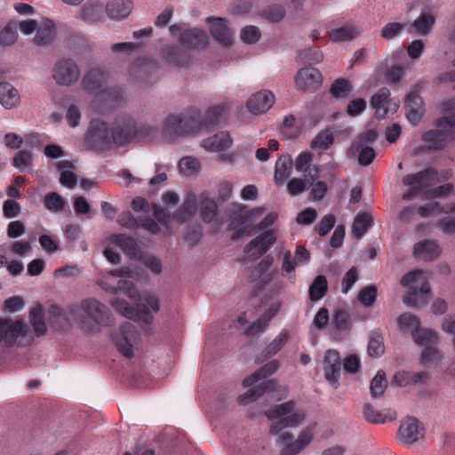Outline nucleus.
I'll return each instance as SVG.
<instances>
[{
  "label": "nucleus",
  "instance_id": "f257e3e1",
  "mask_svg": "<svg viewBox=\"0 0 455 455\" xmlns=\"http://www.w3.org/2000/svg\"><path fill=\"white\" fill-rule=\"evenodd\" d=\"M130 276L129 269L122 270L120 275L110 273L104 277L101 283L106 291H120L134 304L131 306L124 298H116L113 307L120 315L142 324H151L154 321V314L161 308L160 299L152 293L140 295L139 291L127 282L126 277Z\"/></svg>",
  "mask_w": 455,
  "mask_h": 455
},
{
  "label": "nucleus",
  "instance_id": "f03ea898",
  "mask_svg": "<svg viewBox=\"0 0 455 455\" xmlns=\"http://www.w3.org/2000/svg\"><path fill=\"white\" fill-rule=\"evenodd\" d=\"M294 402L289 400L265 411V415L272 421L270 434L279 435L277 442L283 445L281 455H297L310 443L313 438L312 427L303 430L296 440H293V435L290 432H282L286 427H297L305 419L304 411L294 410Z\"/></svg>",
  "mask_w": 455,
  "mask_h": 455
},
{
  "label": "nucleus",
  "instance_id": "7ed1b4c3",
  "mask_svg": "<svg viewBox=\"0 0 455 455\" xmlns=\"http://www.w3.org/2000/svg\"><path fill=\"white\" fill-rule=\"evenodd\" d=\"M420 197L429 200L419 207L418 213L421 217L455 212V193L452 192V186L449 183L439 186L429 195L424 193Z\"/></svg>",
  "mask_w": 455,
  "mask_h": 455
},
{
  "label": "nucleus",
  "instance_id": "20e7f679",
  "mask_svg": "<svg viewBox=\"0 0 455 455\" xmlns=\"http://www.w3.org/2000/svg\"><path fill=\"white\" fill-rule=\"evenodd\" d=\"M170 31L173 38L179 41L177 52L172 53V62L177 66L187 63L186 54L195 49H204L207 44L206 35L198 29H181L180 26H172Z\"/></svg>",
  "mask_w": 455,
  "mask_h": 455
},
{
  "label": "nucleus",
  "instance_id": "39448f33",
  "mask_svg": "<svg viewBox=\"0 0 455 455\" xmlns=\"http://www.w3.org/2000/svg\"><path fill=\"white\" fill-rule=\"evenodd\" d=\"M401 408V400H371L363 404V415L367 422L382 425L395 421Z\"/></svg>",
  "mask_w": 455,
  "mask_h": 455
},
{
  "label": "nucleus",
  "instance_id": "423d86ee",
  "mask_svg": "<svg viewBox=\"0 0 455 455\" xmlns=\"http://www.w3.org/2000/svg\"><path fill=\"white\" fill-rule=\"evenodd\" d=\"M401 284L407 289V292L403 296V302L408 306L417 305L419 298L429 291L427 275L420 270L411 271L404 275L401 280Z\"/></svg>",
  "mask_w": 455,
  "mask_h": 455
},
{
  "label": "nucleus",
  "instance_id": "0eeeda50",
  "mask_svg": "<svg viewBox=\"0 0 455 455\" xmlns=\"http://www.w3.org/2000/svg\"><path fill=\"white\" fill-rule=\"evenodd\" d=\"M396 321L401 331L411 333L413 336L414 340L419 345H429L437 340V335L435 332L431 330L419 328V322L411 314H403Z\"/></svg>",
  "mask_w": 455,
  "mask_h": 455
},
{
  "label": "nucleus",
  "instance_id": "6e6552de",
  "mask_svg": "<svg viewBox=\"0 0 455 455\" xmlns=\"http://www.w3.org/2000/svg\"><path fill=\"white\" fill-rule=\"evenodd\" d=\"M113 339L117 349L124 356H132L140 347V339L134 327L131 324L120 327L114 333Z\"/></svg>",
  "mask_w": 455,
  "mask_h": 455
},
{
  "label": "nucleus",
  "instance_id": "1a4fd4ad",
  "mask_svg": "<svg viewBox=\"0 0 455 455\" xmlns=\"http://www.w3.org/2000/svg\"><path fill=\"white\" fill-rule=\"evenodd\" d=\"M198 204L202 210L203 218L205 221L211 220V215L215 213V203L205 195H201L196 198L191 196L188 199L183 206L182 212L177 216V220L183 222L187 220L196 211V206Z\"/></svg>",
  "mask_w": 455,
  "mask_h": 455
},
{
  "label": "nucleus",
  "instance_id": "9d476101",
  "mask_svg": "<svg viewBox=\"0 0 455 455\" xmlns=\"http://www.w3.org/2000/svg\"><path fill=\"white\" fill-rule=\"evenodd\" d=\"M105 312V307L96 300L85 301L83 303L77 315L81 320L83 328L85 331H92L96 329L102 319Z\"/></svg>",
  "mask_w": 455,
  "mask_h": 455
},
{
  "label": "nucleus",
  "instance_id": "9b49d317",
  "mask_svg": "<svg viewBox=\"0 0 455 455\" xmlns=\"http://www.w3.org/2000/svg\"><path fill=\"white\" fill-rule=\"evenodd\" d=\"M275 103V96L269 90H259L252 93L246 101L247 111L253 116L266 114Z\"/></svg>",
  "mask_w": 455,
  "mask_h": 455
},
{
  "label": "nucleus",
  "instance_id": "f8f14e48",
  "mask_svg": "<svg viewBox=\"0 0 455 455\" xmlns=\"http://www.w3.org/2000/svg\"><path fill=\"white\" fill-rule=\"evenodd\" d=\"M28 326L23 320H12L0 316V346L12 345L17 339L25 334Z\"/></svg>",
  "mask_w": 455,
  "mask_h": 455
},
{
  "label": "nucleus",
  "instance_id": "ddd939ff",
  "mask_svg": "<svg viewBox=\"0 0 455 455\" xmlns=\"http://www.w3.org/2000/svg\"><path fill=\"white\" fill-rule=\"evenodd\" d=\"M423 435L424 427L416 418L408 416L402 420L398 429V439L402 443L412 444Z\"/></svg>",
  "mask_w": 455,
  "mask_h": 455
},
{
  "label": "nucleus",
  "instance_id": "4468645a",
  "mask_svg": "<svg viewBox=\"0 0 455 455\" xmlns=\"http://www.w3.org/2000/svg\"><path fill=\"white\" fill-rule=\"evenodd\" d=\"M371 106L378 118H386L396 112L399 104L396 100L389 98L387 90L382 89L372 96Z\"/></svg>",
  "mask_w": 455,
  "mask_h": 455
},
{
  "label": "nucleus",
  "instance_id": "2eb2a0df",
  "mask_svg": "<svg viewBox=\"0 0 455 455\" xmlns=\"http://www.w3.org/2000/svg\"><path fill=\"white\" fill-rule=\"evenodd\" d=\"M377 138L374 131H369L360 136V138L353 144L352 150L358 152V161L362 165L370 164L375 158L376 153L373 148L365 144L373 142Z\"/></svg>",
  "mask_w": 455,
  "mask_h": 455
},
{
  "label": "nucleus",
  "instance_id": "dca6fc26",
  "mask_svg": "<svg viewBox=\"0 0 455 455\" xmlns=\"http://www.w3.org/2000/svg\"><path fill=\"white\" fill-rule=\"evenodd\" d=\"M276 241L275 230L264 232L252 240L244 249L248 259H255L262 256L270 246Z\"/></svg>",
  "mask_w": 455,
  "mask_h": 455
},
{
  "label": "nucleus",
  "instance_id": "f3484780",
  "mask_svg": "<svg viewBox=\"0 0 455 455\" xmlns=\"http://www.w3.org/2000/svg\"><path fill=\"white\" fill-rule=\"evenodd\" d=\"M52 76L58 84L68 85L77 80L79 70L73 61L62 60L55 65Z\"/></svg>",
  "mask_w": 455,
  "mask_h": 455
},
{
  "label": "nucleus",
  "instance_id": "a211bd4d",
  "mask_svg": "<svg viewBox=\"0 0 455 455\" xmlns=\"http://www.w3.org/2000/svg\"><path fill=\"white\" fill-rule=\"evenodd\" d=\"M207 23L210 25V31L215 40L223 46H230L234 44L235 38L228 28L226 21L220 18H209Z\"/></svg>",
  "mask_w": 455,
  "mask_h": 455
},
{
  "label": "nucleus",
  "instance_id": "6ab92c4d",
  "mask_svg": "<svg viewBox=\"0 0 455 455\" xmlns=\"http://www.w3.org/2000/svg\"><path fill=\"white\" fill-rule=\"evenodd\" d=\"M88 139L91 140L107 141L113 139L117 143H122L119 132L116 130H109L107 124L100 120H93L88 130Z\"/></svg>",
  "mask_w": 455,
  "mask_h": 455
},
{
  "label": "nucleus",
  "instance_id": "aec40b11",
  "mask_svg": "<svg viewBox=\"0 0 455 455\" xmlns=\"http://www.w3.org/2000/svg\"><path fill=\"white\" fill-rule=\"evenodd\" d=\"M339 355L334 350H328L322 361V368L324 372L325 379L331 384L335 385L339 374Z\"/></svg>",
  "mask_w": 455,
  "mask_h": 455
},
{
  "label": "nucleus",
  "instance_id": "412c9836",
  "mask_svg": "<svg viewBox=\"0 0 455 455\" xmlns=\"http://www.w3.org/2000/svg\"><path fill=\"white\" fill-rule=\"evenodd\" d=\"M21 97L18 89L8 82L0 83V104L5 109H12L20 106Z\"/></svg>",
  "mask_w": 455,
  "mask_h": 455
},
{
  "label": "nucleus",
  "instance_id": "4be33fe9",
  "mask_svg": "<svg viewBox=\"0 0 455 455\" xmlns=\"http://www.w3.org/2000/svg\"><path fill=\"white\" fill-rule=\"evenodd\" d=\"M322 82V76L319 71L314 68L301 69L295 78L298 89L306 90L318 86Z\"/></svg>",
  "mask_w": 455,
  "mask_h": 455
},
{
  "label": "nucleus",
  "instance_id": "5701e85b",
  "mask_svg": "<svg viewBox=\"0 0 455 455\" xmlns=\"http://www.w3.org/2000/svg\"><path fill=\"white\" fill-rule=\"evenodd\" d=\"M292 159L288 155L279 157L275 163L274 180L276 186H283L287 183L288 178L291 174Z\"/></svg>",
  "mask_w": 455,
  "mask_h": 455
},
{
  "label": "nucleus",
  "instance_id": "b1692460",
  "mask_svg": "<svg viewBox=\"0 0 455 455\" xmlns=\"http://www.w3.org/2000/svg\"><path fill=\"white\" fill-rule=\"evenodd\" d=\"M232 144L230 136L226 132L214 134L204 140L202 146L208 151L222 153Z\"/></svg>",
  "mask_w": 455,
  "mask_h": 455
},
{
  "label": "nucleus",
  "instance_id": "393cba45",
  "mask_svg": "<svg viewBox=\"0 0 455 455\" xmlns=\"http://www.w3.org/2000/svg\"><path fill=\"white\" fill-rule=\"evenodd\" d=\"M441 253L439 244L435 241L424 240L414 245V255L424 260H432Z\"/></svg>",
  "mask_w": 455,
  "mask_h": 455
},
{
  "label": "nucleus",
  "instance_id": "a878e982",
  "mask_svg": "<svg viewBox=\"0 0 455 455\" xmlns=\"http://www.w3.org/2000/svg\"><path fill=\"white\" fill-rule=\"evenodd\" d=\"M312 155L309 152H301L295 158V167L298 172H302L304 177H309L314 180L319 176V167L310 164Z\"/></svg>",
  "mask_w": 455,
  "mask_h": 455
},
{
  "label": "nucleus",
  "instance_id": "bb28decb",
  "mask_svg": "<svg viewBox=\"0 0 455 455\" xmlns=\"http://www.w3.org/2000/svg\"><path fill=\"white\" fill-rule=\"evenodd\" d=\"M55 36V24L48 19H44L38 23L34 40L37 44L43 45L51 43Z\"/></svg>",
  "mask_w": 455,
  "mask_h": 455
},
{
  "label": "nucleus",
  "instance_id": "cd10ccee",
  "mask_svg": "<svg viewBox=\"0 0 455 455\" xmlns=\"http://www.w3.org/2000/svg\"><path fill=\"white\" fill-rule=\"evenodd\" d=\"M132 7L129 0H112L107 4L106 12L110 19L122 20L130 14Z\"/></svg>",
  "mask_w": 455,
  "mask_h": 455
},
{
  "label": "nucleus",
  "instance_id": "c85d7f7f",
  "mask_svg": "<svg viewBox=\"0 0 455 455\" xmlns=\"http://www.w3.org/2000/svg\"><path fill=\"white\" fill-rule=\"evenodd\" d=\"M260 372L255 371L248 374L242 381V387L245 392V395L249 396H261L262 395V380Z\"/></svg>",
  "mask_w": 455,
  "mask_h": 455
},
{
  "label": "nucleus",
  "instance_id": "c756f323",
  "mask_svg": "<svg viewBox=\"0 0 455 455\" xmlns=\"http://www.w3.org/2000/svg\"><path fill=\"white\" fill-rule=\"evenodd\" d=\"M28 318L35 332L38 336L45 333L46 324L44 318L43 307L40 304H36L31 307L28 313Z\"/></svg>",
  "mask_w": 455,
  "mask_h": 455
},
{
  "label": "nucleus",
  "instance_id": "7c9ffc66",
  "mask_svg": "<svg viewBox=\"0 0 455 455\" xmlns=\"http://www.w3.org/2000/svg\"><path fill=\"white\" fill-rule=\"evenodd\" d=\"M371 222L372 217L369 212L357 214L352 226L351 232L353 236L356 239H360L371 227Z\"/></svg>",
  "mask_w": 455,
  "mask_h": 455
},
{
  "label": "nucleus",
  "instance_id": "2f4dec72",
  "mask_svg": "<svg viewBox=\"0 0 455 455\" xmlns=\"http://www.w3.org/2000/svg\"><path fill=\"white\" fill-rule=\"evenodd\" d=\"M428 379V374L427 372H420L410 376L405 371H398L395 374L392 383L399 387H404L411 383H424Z\"/></svg>",
  "mask_w": 455,
  "mask_h": 455
},
{
  "label": "nucleus",
  "instance_id": "473e14b6",
  "mask_svg": "<svg viewBox=\"0 0 455 455\" xmlns=\"http://www.w3.org/2000/svg\"><path fill=\"white\" fill-rule=\"evenodd\" d=\"M435 22V17L431 10L424 9L419 16L414 20L413 26L419 34L429 32Z\"/></svg>",
  "mask_w": 455,
  "mask_h": 455
},
{
  "label": "nucleus",
  "instance_id": "72a5a7b5",
  "mask_svg": "<svg viewBox=\"0 0 455 455\" xmlns=\"http://www.w3.org/2000/svg\"><path fill=\"white\" fill-rule=\"evenodd\" d=\"M182 132V121L179 116H171L165 119L162 132L168 140H173L176 135H180Z\"/></svg>",
  "mask_w": 455,
  "mask_h": 455
},
{
  "label": "nucleus",
  "instance_id": "f704fd0d",
  "mask_svg": "<svg viewBox=\"0 0 455 455\" xmlns=\"http://www.w3.org/2000/svg\"><path fill=\"white\" fill-rule=\"evenodd\" d=\"M357 35V30L353 26H342L330 31L329 36L332 42L341 43L353 39Z\"/></svg>",
  "mask_w": 455,
  "mask_h": 455
},
{
  "label": "nucleus",
  "instance_id": "c9c22d12",
  "mask_svg": "<svg viewBox=\"0 0 455 455\" xmlns=\"http://www.w3.org/2000/svg\"><path fill=\"white\" fill-rule=\"evenodd\" d=\"M406 116L407 119L412 123L416 124L421 115H422V102L419 98L417 96H411L409 98L408 101L406 102Z\"/></svg>",
  "mask_w": 455,
  "mask_h": 455
},
{
  "label": "nucleus",
  "instance_id": "e433bc0d",
  "mask_svg": "<svg viewBox=\"0 0 455 455\" xmlns=\"http://www.w3.org/2000/svg\"><path fill=\"white\" fill-rule=\"evenodd\" d=\"M442 355L434 347H428L421 354L420 363L424 367H437L441 362Z\"/></svg>",
  "mask_w": 455,
  "mask_h": 455
},
{
  "label": "nucleus",
  "instance_id": "4c0bfd02",
  "mask_svg": "<svg viewBox=\"0 0 455 455\" xmlns=\"http://www.w3.org/2000/svg\"><path fill=\"white\" fill-rule=\"evenodd\" d=\"M388 385L387 375L384 371H379L371 382V393L374 396H380L384 394Z\"/></svg>",
  "mask_w": 455,
  "mask_h": 455
},
{
  "label": "nucleus",
  "instance_id": "58836bf2",
  "mask_svg": "<svg viewBox=\"0 0 455 455\" xmlns=\"http://www.w3.org/2000/svg\"><path fill=\"white\" fill-rule=\"evenodd\" d=\"M377 299V288L375 286H367L360 290L357 294V299L364 307H371Z\"/></svg>",
  "mask_w": 455,
  "mask_h": 455
},
{
  "label": "nucleus",
  "instance_id": "ea45409f",
  "mask_svg": "<svg viewBox=\"0 0 455 455\" xmlns=\"http://www.w3.org/2000/svg\"><path fill=\"white\" fill-rule=\"evenodd\" d=\"M334 141V138L331 132L324 131L317 134L311 142V148L313 149L326 150L328 149Z\"/></svg>",
  "mask_w": 455,
  "mask_h": 455
},
{
  "label": "nucleus",
  "instance_id": "a19ab883",
  "mask_svg": "<svg viewBox=\"0 0 455 455\" xmlns=\"http://www.w3.org/2000/svg\"><path fill=\"white\" fill-rule=\"evenodd\" d=\"M309 177H304V179L293 178L287 181L286 188L287 191L291 196H297L303 193L309 185Z\"/></svg>",
  "mask_w": 455,
  "mask_h": 455
},
{
  "label": "nucleus",
  "instance_id": "79ce46f5",
  "mask_svg": "<svg viewBox=\"0 0 455 455\" xmlns=\"http://www.w3.org/2000/svg\"><path fill=\"white\" fill-rule=\"evenodd\" d=\"M241 40L248 44H257L261 38V32L255 26H246L240 32Z\"/></svg>",
  "mask_w": 455,
  "mask_h": 455
},
{
  "label": "nucleus",
  "instance_id": "37998d69",
  "mask_svg": "<svg viewBox=\"0 0 455 455\" xmlns=\"http://www.w3.org/2000/svg\"><path fill=\"white\" fill-rule=\"evenodd\" d=\"M327 291V281L325 277L319 275L310 286V298L313 300H319Z\"/></svg>",
  "mask_w": 455,
  "mask_h": 455
},
{
  "label": "nucleus",
  "instance_id": "c03bdc74",
  "mask_svg": "<svg viewBox=\"0 0 455 455\" xmlns=\"http://www.w3.org/2000/svg\"><path fill=\"white\" fill-rule=\"evenodd\" d=\"M385 351L383 338L379 334H372L368 345V354L371 357H379Z\"/></svg>",
  "mask_w": 455,
  "mask_h": 455
},
{
  "label": "nucleus",
  "instance_id": "a18cd8bd",
  "mask_svg": "<svg viewBox=\"0 0 455 455\" xmlns=\"http://www.w3.org/2000/svg\"><path fill=\"white\" fill-rule=\"evenodd\" d=\"M289 339V333L283 331L274 339V340L267 347L266 353L268 356L276 355Z\"/></svg>",
  "mask_w": 455,
  "mask_h": 455
},
{
  "label": "nucleus",
  "instance_id": "49530a36",
  "mask_svg": "<svg viewBox=\"0 0 455 455\" xmlns=\"http://www.w3.org/2000/svg\"><path fill=\"white\" fill-rule=\"evenodd\" d=\"M404 184L408 185L411 187V191L408 192V193H405L403 195V198L404 199H411L412 197H414V196L416 194L419 193V189L421 188V186H422V175L421 174H417V175H411V176H407L404 180H403Z\"/></svg>",
  "mask_w": 455,
  "mask_h": 455
},
{
  "label": "nucleus",
  "instance_id": "de8ad7c7",
  "mask_svg": "<svg viewBox=\"0 0 455 455\" xmlns=\"http://www.w3.org/2000/svg\"><path fill=\"white\" fill-rule=\"evenodd\" d=\"M17 26L10 23L0 31V45L8 46L17 40Z\"/></svg>",
  "mask_w": 455,
  "mask_h": 455
},
{
  "label": "nucleus",
  "instance_id": "09e8293b",
  "mask_svg": "<svg viewBox=\"0 0 455 455\" xmlns=\"http://www.w3.org/2000/svg\"><path fill=\"white\" fill-rule=\"evenodd\" d=\"M342 366L346 372L355 374L361 369V359L356 354L347 355L342 360Z\"/></svg>",
  "mask_w": 455,
  "mask_h": 455
},
{
  "label": "nucleus",
  "instance_id": "8fccbe9b",
  "mask_svg": "<svg viewBox=\"0 0 455 455\" xmlns=\"http://www.w3.org/2000/svg\"><path fill=\"white\" fill-rule=\"evenodd\" d=\"M33 156L28 151H19L13 157L12 163L14 167L24 170L32 165Z\"/></svg>",
  "mask_w": 455,
  "mask_h": 455
},
{
  "label": "nucleus",
  "instance_id": "3c124183",
  "mask_svg": "<svg viewBox=\"0 0 455 455\" xmlns=\"http://www.w3.org/2000/svg\"><path fill=\"white\" fill-rule=\"evenodd\" d=\"M331 92L337 98H347L351 92V84L347 80H338L332 84Z\"/></svg>",
  "mask_w": 455,
  "mask_h": 455
},
{
  "label": "nucleus",
  "instance_id": "603ef678",
  "mask_svg": "<svg viewBox=\"0 0 455 455\" xmlns=\"http://www.w3.org/2000/svg\"><path fill=\"white\" fill-rule=\"evenodd\" d=\"M44 204L50 211H60L64 207L63 199L56 193L48 194L44 198Z\"/></svg>",
  "mask_w": 455,
  "mask_h": 455
},
{
  "label": "nucleus",
  "instance_id": "864d4df0",
  "mask_svg": "<svg viewBox=\"0 0 455 455\" xmlns=\"http://www.w3.org/2000/svg\"><path fill=\"white\" fill-rule=\"evenodd\" d=\"M25 307V300L22 297L15 296L9 298L4 301V308L10 313H16L22 310Z\"/></svg>",
  "mask_w": 455,
  "mask_h": 455
},
{
  "label": "nucleus",
  "instance_id": "5fc2aeb1",
  "mask_svg": "<svg viewBox=\"0 0 455 455\" xmlns=\"http://www.w3.org/2000/svg\"><path fill=\"white\" fill-rule=\"evenodd\" d=\"M317 217V212L313 208H306L300 212L296 218V221L299 225H309L313 223Z\"/></svg>",
  "mask_w": 455,
  "mask_h": 455
},
{
  "label": "nucleus",
  "instance_id": "6e6d98bb",
  "mask_svg": "<svg viewBox=\"0 0 455 455\" xmlns=\"http://www.w3.org/2000/svg\"><path fill=\"white\" fill-rule=\"evenodd\" d=\"M403 25L397 22L387 24L381 30V36L386 39H392L401 33Z\"/></svg>",
  "mask_w": 455,
  "mask_h": 455
},
{
  "label": "nucleus",
  "instance_id": "4d7b16f0",
  "mask_svg": "<svg viewBox=\"0 0 455 455\" xmlns=\"http://www.w3.org/2000/svg\"><path fill=\"white\" fill-rule=\"evenodd\" d=\"M180 168L185 174H192L198 171L199 164L195 158L184 157L180 161Z\"/></svg>",
  "mask_w": 455,
  "mask_h": 455
},
{
  "label": "nucleus",
  "instance_id": "13d9d810",
  "mask_svg": "<svg viewBox=\"0 0 455 455\" xmlns=\"http://www.w3.org/2000/svg\"><path fill=\"white\" fill-rule=\"evenodd\" d=\"M311 186V194L313 196L314 200L322 199L327 191V186L323 181H309Z\"/></svg>",
  "mask_w": 455,
  "mask_h": 455
},
{
  "label": "nucleus",
  "instance_id": "bf43d9fd",
  "mask_svg": "<svg viewBox=\"0 0 455 455\" xmlns=\"http://www.w3.org/2000/svg\"><path fill=\"white\" fill-rule=\"evenodd\" d=\"M366 108V102L363 99H357L352 100L347 105V113L351 116H356L363 113Z\"/></svg>",
  "mask_w": 455,
  "mask_h": 455
},
{
  "label": "nucleus",
  "instance_id": "052dcab7",
  "mask_svg": "<svg viewBox=\"0 0 455 455\" xmlns=\"http://www.w3.org/2000/svg\"><path fill=\"white\" fill-rule=\"evenodd\" d=\"M4 143L9 148L18 149L21 147L23 140L20 135L10 132L4 135Z\"/></svg>",
  "mask_w": 455,
  "mask_h": 455
},
{
  "label": "nucleus",
  "instance_id": "680f3d73",
  "mask_svg": "<svg viewBox=\"0 0 455 455\" xmlns=\"http://www.w3.org/2000/svg\"><path fill=\"white\" fill-rule=\"evenodd\" d=\"M425 45L422 40H414L408 46V54L411 59H418L424 51Z\"/></svg>",
  "mask_w": 455,
  "mask_h": 455
},
{
  "label": "nucleus",
  "instance_id": "e2e57ef3",
  "mask_svg": "<svg viewBox=\"0 0 455 455\" xmlns=\"http://www.w3.org/2000/svg\"><path fill=\"white\" fill-rule=\"evenodd\" d=\"M357 280V275L354 268L348 270L345 275L342 281V291L344 293L348 292V291L352 288L355 283Z\"/></svg>",
  "mask_w": 455,
  "mask_h": 455
},
{
  "label": "nucleus",
  "instance_id": "0e129e2a",
  "mask_svg": "<svg viewBox=\"0 0 455 455\" xmlns=\"http://www.w3.org/2000/svg\"><path fill=\"white\" fill-rule=\"evenodd\" d=\"M24 231H25L24 225L22 222H20L19 220L12 221L8 225L7 233H8V236L11 238H17V237L22 235Z\"/></svg>",
  "mask_w": 455,
  "mask_h": 455
},
{
  "label": "nucleus",
  "instance_id": "69168bd1",
  "mask_svg": "<svg viewBox=\"0 0 455 455\" xmlns=\"http://www.w3.org/2000/svg\"><path fill=\"white\" fill-rule=\"evenodd\" d=\"M335 223V217L332 215L324 216L319 224V235L323 236L327 235Z\"/></svg>",
  "mask_w": 455,
  "mask_h": 455
},
{
  "label": "nucleus",
  "instance_id": "338daca9",
  "mask_svg": "<svg viewBox=\"0 0 455 455\" xmlns=\"http://www.w3.org/2000/svg\"><path fill=\"white\" fill-rule=\"evenodd\" d=\"M438 227L444 234H455V217L440 220L438 222Z\"/></svg>",
  "mask_w": 455,
  "mask_h": 455
},
{
  "label": "nucleus",
  "instance_id": "774afa93",
  "mask_svg": "<svg viewBox=\"0 0 455 455\" xmlns=\"http://www.w3.org/2000/svg\"><path fill=\"white\" fill-rule=\"evenodd\" d=\"M284 10L281 6H273L266 11L265 15L267 19L271 21L277 22L284 17Z\"/></svg>",
  "mask_w": 455,
  "mask_h": 455
}]
</instances>
